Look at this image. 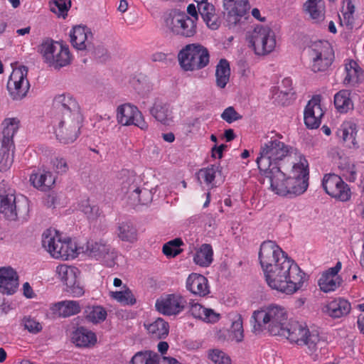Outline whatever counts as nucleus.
<instances>
[{
    "label": "nucleus",
    "mask_w": 364,
    "mask_h": 364,
    "mask_svg": "<svg viewBox=\"0 0 364 364\" xmlns=\"http://www.w3.org/2000/svg\"><path fill=\"white\" fill-rule=\"evenodd\" d=\"M259 259L265 281L272 289L291 295L308 280L306 273L273 241L262 243Z\"/></svg>",
    "instance_id": "f257e3e1"
},
{
    "label": "nucleus",
    "mask_w": 364,
    "mask_h": 364,
    "mask_svg": "<svg viewBox=\"0 0 364 364\" xmlns=\"http://www.w3.org/2000/svg\"><path fill=\"white\" fill-rule=\"evenodd\" d=\"M284 171V166H279L259 171L268 179L269 189L274 194L288 198L303 194L308 188L309 178V163L306 158L300 155L299 161L294 163L289 174Z\"/></svg>",
    "instance_id": "f03ea898"
},
{
    "label": "nucleus",
    "mask_w": 364,
    "mask_h": 364,
    "mask_svg": "<svg viewBox=\"0 0 364 364\" xmlns=\"http://www.w3.org/2000/svg\"><path fill=\"white\" fill-rule=\"evenodd\" d=\"M252 331L260 333L267 330L272 336H279L287 320L285 309L277 304H270L255 311L252 316Z\"/></svg>",
    "instance_id": "7ed1b4c3"
},
{
    "label": "nucleus",
    "mask_w": 364,
    "mask_h": 364,
    "mask_svg": "<svg viewBox=\"0 0 364 364\" xmlns=\"http://www.w3.org/2000/svg\"><path fill=\"white\" fill-rule=\"evenodd\" d=\"M281 139V134H275L261 146L259 156L256 160L259 171L283 166V160L292 153L293 148L285 144Z\"/></svg>",
    "instance_id": "20e7f679"
},
{
    "label": "nucleus",
    "mask_w": 364,
    "mask_h": 364,
    "mask_svg": "<svg viewBox=\"0 0 364 364\" xmlns=\"http://www.w3.org/2000/svg\"><path fill=\"white\" fill-rule=\"evenodd\" d=\"M279 336L287 338L291 344L305 347L306 353L310 355L316 352L321 341L318 331L310 330L306 323L298 321H291L284 326Z\"/></svg>",
    "instance_id": "39448f33"
},
{
    "label": "nucleus",
    "mask_w": 364,
    "mask_h": 364,
    "mask_svg": "<svg viewBox=\"0 0 364 364\" xmlns=\"http://www.w3.org/2000/svg\"><path fill=\"white\" fill-rule=\"evenodd\" d=\"M178 60L183 70L197 71L208 65L210 53L204 46L200 43H190L178 52Z\"/></svg>",
    "instance_id": "423d86ee"
},
{
    "label": "nucleus",
    "mask_w": 364,
    "mask_h": 364,
    "mask_svg": "<svg viewBox=\"0 0 364 364\" xmlns=\"http://www.w3.org/2000/svg\"><path fill=\"white\" fill-rule=\"evenodd\" d=\"M20 121L16 118H6L3 122V139L0 149V171L9 169L14 162V136L19 128Z\"/></svg>",
    "instance_id": "0eeeda50"
},
{
    "label": "nucleus",
    "mask_w": 364,
    "mask_h": 364,
    "mask_svg": "<svg viewBox=\"0 0 364 364\" xmlns=\"http://www.w3.org/2000/svg\"><path fill=\"white\" fill-rule=\"evenodd\" d=\"M247 41L257 55H266L276 48L277 40L274 31L267 26L257 25L250 32Z\"/></svg>",
    "instance_id": "6e6552de"
},
{
    "label": "nucleus",
    "mask_w": 364,
    "mask_h": 364,
    "mask_svg": "<svg viewBox=\"0 0 364 364\" xmlns=\"http://www.w3.org/2000/svg\"><path fill=\"white\" fill-rule=\"evenodd\" d=\"M40 53L49 66L60 69L70 63L71 54L68 46L53 41L43 42Z\"/></svg>",
    "instance_id": "1a4fd4ad"
},
{
    "label": "nucleus",
    "mask_w": 364,
    "mask_h": 364,
    "mask_svg": "<svg viewBox=\"0 0 364 364\" xmlns=\"http://www.w3.org/2000/svg\"><path fill=\"white\" fill-rule=\"evenodd\" d=\"M166 28L173 35L190 38L195 36L197 31V24L195 19L189 18L184 12L173 11L164 18Z\"/></svg>",
    "instance_id": "9d476101"
},
{
    "label": "nucleus",
    "mask_w": 364,
    "mask_h": 364,
    "mask_svg": "<svg viewBox=\"0 0 364 364\" xmlns=\"http://www.w3.org/2000/svg\"><path fill=\"white\" fill-rule=\"evenodd\" d=\"M310 69L314 73H325L332 65L335 55L327 41L315 43L310 51Z\"/></svg>",
    "instance_id": "9b49d317"
},
{
    "label": "nucleus",
    "mask_w": 364,
    "mask_h": 364,
    "mask_svg": "<svg viewBox=\"0 0 364 364\" xmlns=\"http://www.w3.org/2000/svg\"><path fill=\"white\" fill-rule=\"evenodd\" d=\"M82 118L56 117L53 120V133L62 144L74 142L79 136Z\"/></svg>",
    "instance_id": "f8f14e48"
},
{
    "label": "nucleus",
    "mask_w": 364,
    "mask_h": 364,
    "mask_svg": "<svg viewBox=\"0 0 364 364\" xmlns=\"http://www.w3.org/2000/svg\"><path fill=\"white\" fill-rule=\"evenodd\" d=\"M322 187L329 196L337 200L347 202L351 198L352 192L350 188L337 174H325L322 179Z\"/></svg>",
    "instance_id": "ddd939ff"
},
{
    "label": "nucleus",
    "mask_w": 364,
    "mask_h": 364,
    "mask_svg": "<svg viewBox=\"0 0 364 364\" xmlns=\"http://www.w3.org/2000/svg\"><path fill=\"white\" fill-rule=\"evenodd\" d=\"M188 302L186 298L180 293L163 294L155 302L156 310L162 315L177 316L183 312Z\"/></svg>",
    "instance_id": "4468645a"
},
{
    "label": "nucleus",
    "mask_w": 364,
    "mask_h": 364,
    "mask_svg": "<svg viewBox=\"0 0 364 364\" xmlns=\"http://www.w3.org/2000/svg\"><path fill=\"white\" fill-rule=\"evenodd\" d=\"M27 75L28 68L26 66L13 69L7 82V90L13 100H21L26 96L30 88Z\"/></svg>",
    "instance_id": "2eb2a0df"
},
{
    "label": "nucleus",
    "mask_w": 364,
    "mask_h": 364,
    "mask_svg": "<svg viewBox=\"0 0 364 364\" xmlns=\"http://www.w3.org/2000/svg\"><path fill=\"white\" fill-rule=\"evenodd\" d=\"M58 278L66 286V291L73 296H80L84 294L83 287L77 279L80 272L77 268L67 264L56 267Z\"/></svg>",
    "instance_id": "dca6fc26"
},
{
    "label": "nucleus",
    "mask_w": 364,
    "mask_h": 364,
    "mask_svg": "<svg viewBox=\"0 0 364 364\" xmlns=\"http://www.w3.org/2000/svg\"><path fill=\"white\" fill-rule=\"evenodd\" d=\"M117 119L123 126L134 125L141 130H146L149 127L137 107L129 103L119 105L117 107Z\"/></svg>",
    "instance_id": "f3484780"
},
{
    "label": "nucleus",
    "mask_w": 364,
    "mask_h": 364,
    "mask_svg": "<svg viewBox=\"0 0 364 364\" xmlns=\"http://www.w3.org/2000/svg\"><path fill=\"white\" fill-rule=\"evenodd\" d=\"M53 105L60 112L57 117L82 118L80 107L75 98L70 94L55 96Z\"/></svg>",
    "instance_id": "a211bd4d"
},
{
    "label": "nucleus",
    "mask_w": 364,
    "mask_h": 364,
    "mask_svg": "<svg viewBox=\"0 0 364 364\" xmlns=\"http://www.w3.org/2000/svg\"><path fill=\"white\" fill-rule=\"evenodd\" d=\"M321 96H314L307 103L304 112V120L306 126L309 129L318 128L321 122V118L324 114L321 105Z\"/></svg>",
    "instance_id": "6ab92c4d"
},
{
    "label": "nucleus",
    "mask_w": 364,
    "mask_h": 364,
    "mask_svg": "<svg viewBox=\"0 0 364 364\" xmlns=\"http://www.w3.org/2000/svg\"><path fill=\"white\" fill-rule=\"evenodd\" d=\"M227 11V21L229 26H235L246 15L250 9L248 0H223Z\"/></svg>",
    "instance_id": "aec40b11"
},
{
    "label": "nucleus",
    "mask_w": 364,
    "mask_h": 364,
    "mask_svg": "<svg viewBox=\"0 0 364 364\" xmlns=\"http://www.w3.org/2000/svg\"><path fill=\"white\" fill-rule=\"evenodd\" d=\"M341 267L342 264L338 261L333 267H331L322 273L318 282L322 291L325 293L333 291L340 287L341 279L338 274Z\"/></svg>",
    "instance_id": "412c9836"
},
{
    "label": "nucleus",
    "mask_w": 364,
    "mask_h": 364,
    "mask_svg": "<svg viewBox=\"0 0 364 364\" xmlns=\"http://www.w3.org/2000/svg\"><path fill=\"white\" fill-rule=\"evenodd\" d=\"M346 75L343 84L348 87H357L364 81V72L358 63L352 59L345 60Z\"/></svg>",
    "instance_id": "4be33fe9"
},
{
    "label": "nucleus",
    "mask_w": 364,
    "mask_h": 364,
    "mask_svg": "<svg viewBox=\"0 0 364 364\" xmlns=\"http://www.w3.org/2000/svg\"><path fill=\"white\" fill-rule=\"evenodd\" d=\"M186 287L192 294L200 297L205 296L210 293L208 280L200 274H190L186 281Z\"/></svg>",
    "instance_id": "5701e85b"
},
{
    "label": "nucleus",
    "mask_w": 364,
    "mask_h": 364,
    "mask_svg": "<svg viewBox=\"0 0 364 364\" xmlns=\"http://www.w3.org/2000/svg\"><path fill=\"white\" fill-rule=\"evenodd\" d=\"M85 252L89 257L105 262L114 259V253H110L109 246L102 241H88Z\"/></svg>",
    "instance_id": "b1692460"
},
{
    "label": "nucleus",
    "mask_w": 364,
    "mask_h": 364,
    "mask_svg": "<svg viewBox=\"0 0 364 364\" xmlns=\"http://www.w3.org/2000/svg\"><path fill=\"white\" fill-rule=\"evenodd\" d=\"M303 11L313 23H319L325 19L326 4L323 0H307Z\"/></svg>",
    "instance_id": "393cba45"
},
{
    "label": "nucleus",
    "mask_w": 364,
    "mask_h": 364,
    "mask_svg": "<svg viewBox=\"0 0 364 364\" xmlns=\"http://www.w3.org/2000/svg\"><path fill=\"white\" fill-rule=\"evenodd\" d=\"M18 286L17 273L11 267L0 268V291L3 294H14Z\"/></svg>",
    "instance_id": "a878e982"
},
{
    "label": "nucleus",
    "mask_w": 364,
    "mask_h": 364,
    "mask_svg": "<svg viewBox=\"0 0 364 364\" xmlns=\"http://www.w3.org/2000/svg\"><path fill=\"white\" fill-rule=\"evenodd\" d=\"M73 46L79 50H85L90 43L92 34L87 26H76L70 33Z\"/></svg>",
    "instance_id": "bb28decb"
},
{
    "label": "nucleus",
    "mask_w": 364,
    "mask_h": 364,
    "mask_svg": "<svg viewBox=\"0 0 364 364\" xmlns=\"http://www.w3.org/2000/svg\"><path fill=\"white\" fill-rule=\"evenodd\" d=\"M198 10L207 26L216 30L219 28L220 22L215 6L208 1L197 4Z\"/></svg>",
    "instance_id": "cd10ccee"
},
{
    "label": "nucleus",
    "mask_w": 364,
    "mask_h": 364,
    "mask_svg": "<svg viewBox=\"0 0 364 364\" xmlns=\"http://www.w3.org/2000/svg\"><path fill=\"white\" fill-rule=\"evenodd\" d=\"M19 207L16 204V196L13 193H7L0 196V213L8 220H15L17 218Z\"/></svg>",
    "instance_id": "c85d7f7f"
},
{
    "label": "nucleus",
    "mask_w": 364,
    "mask_h": 364,
    "mask_svg": "<svg viewBox=\"0 0 364 364\" xmlns=\"http://www.w3.org/2000/svg\"><path fill=\"white\" fill-rule=\"evenodd\" d=\"M63 240L58 231L55 229H47L42 235V246L50 253V255L57 259V256L54 255L53 251H59Z\"/></svg>",
    "instance_id": "c756f323"
},
{
    "label": "nucleus",
    "mask_w": 364,
    "mask_h": 364,
    "mask_svg": "<svg viewBox=\"0 0 364 364\" xmlns=\"http://www.w3.org/2000/svg\"><path fill=\"white\" fill-rule=\"evenodd\" d=\"M29 181L37 189L47 191L55 183V179L51 172L38 170L31 174Z\"/></svg>",
    "instance_id": "7c9ffc66"
},
{
    "label": "nucleus",
    "mask_w": 364,
    "mask_h": 364,
    "mask_svg": "<svg viewBox=\"0 0 364 364\" xmlns=\"http://www.w3.org/2000/svg\"><path fill=\"white\" fill-rule=\"evenodd\" d=\"M150 113L158 122L164 125H169L173 121L172 109L168 103L155 102L150 109Z\"/></svg>",
    "instance_id": "2f4dec72"
},
{
    "label": "nucleus",
    "mask_w": 364,
    "mask_h": 364,
    "mask_svg": "<svg viewBox=\"0 0 364 364\" xmlns=\"http://www.w3.org/2000/svg\"><path fill=\"white\" fill-rule=\"evenodd\" d=\"M351 309V305L347 300L341 298L331 301L326 306V313L333 318L347 316Z\"/></svg>",
    "instance_id": "473e14b6"
},
{
    "label": "nucleus",
    "mask_w": 364,
    "mask_h": 364,
    "mask_svg": "<svg viewBox=\"0 0 364 364\" xmlns=\"http://www.w3.org/2000/svg\"><path fill=\"white\" fill-rule=\"evenodd\" d=\"M72 341L77 347L88 348L95 344L97 336L92 331L80 327L73 333Z\"/></svg>",
    "instance_id": "72a5a7b5"
},
{
    "label": "nucleus",
    "mask_w": 364,
    "mask_h": 364,
    "mask_svg": "<svg viewBox=\"0 0 364 364\" xmlns=\"http://www.w3.org/2000/svg\"><path fill=\"white\" fill-rule=\"evenodd\" d=\"M190 312L196 318L206 323H216L219 321L220 316L212 309L205 308L198 303L191 305Z\"/></svg>",
    "instance_id": "f704fd0d"
},
{
    "label": "nucleus",
    "mask_w": 364,
    "mask_h": 364,
    "mask_svg": "<svg viewBox=\"0 0 364 364\" xmlns=\"http://www.w3.org/2000/svg\"><path fill=\"white\" fill-rule=\"evenodd\" d=\"M337 135L341 138L349 147L358 146L356 141L357 127L354 122L351 121L343 122L337 131Z\"/></svg>",
    "instance_id": "c9c22d12"
},
{
    "label": "nucleus",
    "mask_w": 364,
    "mask_h": 364,
    "mask_svg": "<svg viewBox=\"0 0 364 364\" xmlns=\"http://www.w3.org/2000/svg\"><path fill=\"white\" fill-rule=\"evenodd\" d=\"M144 327L153 338H165L169 332V325L162 318H158L154 321L144 323Z\"/></svg>",
    "instance_id": "e433bc0d"
},
{
    "label": "nucleus",
    "mask_w": 364,
    "mask_h": 364,
    "mask_svg": "<svg viewBox=\"0 0 364 364\" xmlns=\"http://www.w3.org/2000/svg\"><path fill=\"white\" fill-rule=\"evenodd\" d=\"M350 95L351 92L348 90H341L335 94L333 103L339 113L346 114L353 109V102Z\"/></svg>",
    "instance_id": "4c0bfd02"
},
{
    "label": "nucleus",
    "mask_w": 364,
    "mask_h": 364,
    "mask_svg": "<svg viewBox=\"0 0 364 364\" xmlns=\"http://www.w3.org/2000/svg\"><path fill=\"white\" fill-rule=\"evenodd\" d=\"M121 181L122 191L127 196L129 202L132 199L133 193L140 188L136 183L137 178L132 172L124 171L122 173Z\"/></svg>",
    "instance_id": "58836bf2"
},
{
    "label": "nucleus",
    "mask_w": 364,
    "mask_h": 364,
    "mask_svg": "<svg viewBox=\"0 0 364 364\" xmlns=\"http://www.w3.org/2000/svg\"><path fill=\"white\" fill-rule=\"evenodd\" d=\"M53 310L56 311L60 316L65 318L80 313L81 307L77 301L65 300L55 304Z\"/></svg>",
    "instance_id": "ea45409f"
},
{
    "label": "nucleus",
    "mask_w": 364,
    "mask_h": 364,
    "mask_svg": "<svg viewBox=\"0 0 364 364\" xmlns=\"http://www.w3.org/2000/svg\"><path fill=\"white\" fill-rule=\"evenodd\" d=\"M230 75V63L226 59H220L215 69L216 85L220 88H225L228 83Z\"/></svg>",
    "instance_id": "a19ab883"
},
{
    "label": "nucleus",
    "mask_w": 364,
    "mask_h": 364,
    "mask_svg": "<svg viewBox=\"0 0 364 364\" xmlns=\"http://www.w3.org/2000/svg\"><path fill=\"white\" fill-rule=\"evenodd\" d=\"M213 250L210 244H203L193 257L194 262L200 267H208L213 262Z\"/></svg>",
    "instance_id": "79ce46f5"
},
{
    "label": "nucleus",
    "mask_w": 364,
    "mask_h": 364,
    "mask_svg": "<svg viewBox=\"0 0 364 364\" xmlns=\"http://www.w3.org/2000/svg\"><path fill=\"white\" fill-rule=\"evenodd\" d=\"M117 235L121 240L130 243H134L138 240L137 230L130 222L119 224Z\"/></svg>",
    "instance_id": "37998d69"
},
{
    "label": "nucleus",
    "mask_w": 364,
    "mask_h": 364,
    "mask_svg": "<svg viewBox=\"0 0 364 364\" xmlns=\"http://www.w3.org/2000/svg\"><path fill=\"white\" fill-rule=\"evenodd\" d=\"M160 356L154 351H139L132 357L130 364H160Z\"/></svg>",
    "instance_id": "c03bdc74"
},
{
    "label": "nucleus",
    "mask_w": 364,
    "mask_h": 364,
    "mask_svg": "<svg viewBox=\"0 0 364 364\" xmlns=\"http://www.w3.org/2000/svg\"><path fill=\"white\" fill-rule=\"evenodd\" d=\"M219 171V166L210 165L205 168H200L197 173V178L200 183H205L208 186L213 188L216 173Z\"/></svg>",
    "instance_id": "a18cd8bd"
},
{
    "label": "nucleus",
    "mask_w": 364,
    "mask_h": 364,
    "mask_svg": "<svg viewBox=\"0 0 364 364\" xmlns=\"http://www.w3.org/2000/svg\"><path fill=\"white\" fill-rule=\"evenodd\" d=\"M153 193L151 191L146 188H141L134 193L129 203L132 205H147L151 202Z\"/></svg>",
    "instance_id": "49530a36"
},
{
    "label": "nucleus",
    "mask_w": 364,
    "mask_h": 364,
    "mask_svg": "<svg viewBox=\"0 0 364 364\" xmlns=\"http://www.w3.org/2000/svg\"><path fill=\"white\" fill-rule=\"evenodd\" d=\"M183 245V242L181 238H175L164 245L162 252L167 257H175L183 252L181 248Z\"/></svg>",
    "instance_id": "de8ad7c7"
},
{
    "label": "nucleus",
    "mask_w": 364,
    "mask_h": 364,
    "mask_svg": "<svg viewBox=\"0 0 364 364\" xmlns=\"http://www.w3.org/2000/svg\"><path fill=\"white\" fill-rule=\"evenodd\" d=\"M86 312V318L88 321L97 323L106 319L107 311L100 306L87 307Z\"/></svg>",
    "instance_id": "09e8293b"
},
{
    "label": "nucleus",
    "mask_w": 364,
    "mask_h": 364,
    "mask_svg": "<svg viewBox=\"0 0 364 364\" xmlns=\"http://www.w3.org/2000/svg\"><path fill=\"white\" fill-rule=\"evenodd\" d=\"M71 6V0H51L50 11L58 17L65 18Z\"/></svg>",
    "instance_id": "8fccbe9b"
},
{
    "label": "nucleus",
    "mask_w": 364,
    "mask_h": 364,
    "mask_svg": "<svg viewBox=\"0 0 364 364\" xmlns=\"http://www.w3.org/2000/svg\"><path fill=\"white\" fill-rule=\"evenodd\" d=\"M110 295L112 299L125 305H134L136 303V299L129 288L124 291H111Z\"/></svg>",
    "instance_id": "3c124183"
},
{
    "label": "nucleus",
    "mask_w": 364,
    "mask_h": 364,
    "mask_svg": "<svg viewBox=\"0 0 364 364\" xmlns=\"http://www.w3.org/2000/svg\"><path fill=\"white\" fill-rule=\"evenodd\" d=\"M80 209L89 220H94L100 215L99 208L97 205H91L88 199L81 201Z\"/></svg>",
    "instance_id": "603ef678"
},
{
    "label": "nucleus",
    "mask_w": 364,
    "mask_h": 364,
    "mask_svg": "<svg viewBox=\"0 0 364 364\" xmlns=\"http://www.w3.org/2000/svg\"><path fill=\"white\" fill-rule=\"evenodd\" d=\"M243 333L242 320L241 317H239L232 323L230 337L232 340H235L236 342H241L244 338Z\"/></svg>",
    "instance_id": "864d4df0"
},
{
    "label": "nucleus",
    "mask_w": 364,
    "mask_h": 364,
    "mask_svg": "<svg viewBox=\"0 0 364 364\" xmlns=\"http://www.w3.org/2000/svg\"><path fill=\"white\" fill-rule=\"evenodd\" d=\"M22 324L25 329L33 334L41 332L43 328L41 323L31 316H25L22 320Z\"/></svg>",
    "instance_id": "5fc2aeb1"
},
{
    "label": "nucleus",
    "mask_w": 364,
    "mask_h": 364,
    "mask_svg": "<svg viewBox=\"0 0 364 364\" xmlns=\"http://www.w3.org/2000/svg\"><path fill=\"white\" fill-rule=\"evenodd\" d=\"M209 358L215 364H230V357L222 350L214 349L209 353Z\"/></svg>",
    "instance_id": "6e6d98bb"
},
{
    "label": "nucleus",
    "mask_w": 364,
    "mask_h": 364,
    "mask_svg": "<svg viewBox=\"0 0 364 364\" xmlns=\"http://www.w3.org/2000/svg\"><path fill=\"white\" fill-rule=\"evenodd\" d=\"M51 164L53 165V168L58 173H65L69 169V166L66 159L63 157H55L52 160Z\"/></svg>",
    "instance_id": "4d7b16f0"
},
{
    "label": "nucleus",
    "mask_w": 364,
    "mask_h": 364,
    "mask_svg": "<svg viewBox=\"0 0 364 364\" xmlns=\"http://www.w3.org/2000/svg\"><path fill=\"white\" fill-rule=\"evenodd\" d=\"M221 118L228 123H232L242 119V116L236 112L233 107H228L222 113Z\"/></svg>",
    "instance_id": "13d9d810"
},
{
    "label": "nucleus",
    "mask_w": 364,
    "mask_h": 364,
    "mask_svg": "<svg viewBox=\"0 0 364 364\" xmlns=\"http://www.w3.org/2000/svg\"><path fill=\"white\" fill-rule=\"evenodd\" d=\"M67 249L66 255H68V259L70 258H75L81 252H84V248L82 247H77V244L70 239V243Z\"/></svg>",
    "instance_id": "bf43d9fd"
},
{
    "label": "nucleus",
    "mask_w": 364,
    "mask_h": 364,
    "mask_svg": "<svg viewBox=\"0 0 364 364\" xmlns=\"http://www.w3.org/2000/svg\"><path fill=\"white\" fill-rule=\"evenodd\" d=\"M70 238H68L65 240H63V244L61 245L60 248H59L58 252L53 251L55 252L54 255L57 256V259H62L64 260L68 259V255H66V253H68L67 249H68V247L70 243Z\"/></svg>",
    "instance_id": "052dcab7"
},
{
    "label": "nucleus",
    "mask_w": 364,
    "mask_h": 364,
    "mask_svg": "<svg viewBox=\"0 0 364 364\" xmlns=\"http://www.w3.org/2000/svg\"><path fill=\"white\" fill-rule=\"evenodd\" d=\"M187 12L188 14L190 15L189 18L195 19V23L197 24L199 14L198 7H196L193 4H191L187 7Z\"/></svg>",
    "instance_id": "680f3d73"
},
{
    "label": "nucleus",
    "mask_w": 364,
    "mask_h": 364,
    "mask_svg": "<svg viewBox=\"0 0 364 364\" xmlns=\"http://www.w3.org/2000/svg\"><path fill=\"white\" fill-rule=\"evenodd\" d=\"M346 178L350 182H354L356 179V171L354 166H353L347 173L344 174Z\"/></svg>",
    "instance_id": "e2e57ef3"
},
{
    "label": "nucleus",
    "mask_w": 364,
    "mask_h": 364,
    "mask_svg": "<svg viewBox=\"0 0 364 364\" xmlns=\"http://www.w3.org/2000/svg\"><path fill=\"white\" fill-rule=\"evenodd\" d=\"M343 21L346 26H351L354 21L353 14L343 11Z\"/></svg>",
    "instance_id": "0e129e2a"
},
{
    "label": "nucleus",
    "mask_w": 364,
    "mask_h": 364,
    "mask_svg": "<svg viewBox=\"0 0 364 364\" xmlns=\"http://www.w3.org/2000/svg\"><path fill=\"white\" fill-rule=\"evenodd\" d=\"M343 11H346L347 13H349L350 14H354L355 6L350 0L346 1V5L345 7H343Z\"/></svg>",
    "instance_id": "69168bd1"
},
{
    "label": "nucleus",
    "mask_w": 364,
    "mask_h": 364,
    "mask_svg": "<svg viewBox=\"0 0 364 364\" xmlns=\"http://www.w3.org/2000/svg\"><path fill=\"white\" fill-rule=\"evenodd\" d=\"M158 350L160 352L162 355L166 353L168 349V344L166 341H160L158 343L157 346Z\"/></svg>",
    "instance_id": "338daca9"
},
{
    "label": "nucleus",
    "mask_w": 364,
    "mask_h": 364,
    "mask_svg": "<svg viewBox=\"0 0 364 364\" xmlns=\"http://www.w3.org/2000/svg\"><path fill=\"white\" fill-rule=\"evenodd\" d=\"M357 214L364 220V200H361L355 207Z\"/></svg>",
    "instance_id": "774afa93"
}]
</instances>
